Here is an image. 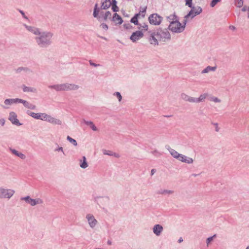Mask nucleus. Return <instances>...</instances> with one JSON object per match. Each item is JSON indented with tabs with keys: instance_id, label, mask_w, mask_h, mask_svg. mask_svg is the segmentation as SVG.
I'll list each match as a JSON object with an SVG mask.
<instances>
[{
	"instance_id": "nucleus-1",
	"label": "nucleus",
	"mask_w": 249,
	"mask_h": 249,
	"mask_svg": "<svg viewBox=\"0 0 249 249\" xmlns=\"http://www.w3.org/2000/svg\"><path fill=\"white\" fill-rule=\"evenodd\" d=\"M170 36L168 31L159 29L150 34L148 40L151 44L157 45L159 41L165 42L169 39Z\"/></svg>"
},
{
	"instance_id": "nucleus-2",
	"label": "nucleus",
	"mask_w": 249,
	"mask_h": 249,
	"mask_svg": "<svg viewBox=\"0 0 249 249\" xmlns=\"http://www.w3.org/2000/svg\"><path fill=\"white\" fill-rule=\"evenodd\" d=\"M168 18L173 21L170 22L169 29L175 33L182 32L185 28V23L181 24L177 20V17L174 14L168 17Z\"/></svg>"
},
{
	"instance_id": "nucleus-3",
	"label": "nucleus",
	"mask_w": 249,
	"mask_h": 249,
	"mask_svg": "<svg viewBox=\"0 0 249 249\" xmlns=\"http://www.w3.org/2000/svg\"><path fill=\"white\" fill-rule=\"evenodd\" d=\"M52 35L50 34H42L41 36L37 38V42L42 47L48 44L50 41Z\"/></svg>"
},
{
	"instance_id": "nucleus-4",
	"label": "nucleus",
	"mask_w": 249,
	"mask_h": 249,
	"mask_svg": "<svg viewBox=\"0 0 249 249\" xmlns=\"http://www.w3.org/2000/svg\"><path fill=\"white\" fill-rule=\"evenodd\" d=\"M162 18L157 14H153L150 15L148 20L150 24L154 25H159L160 24Z\"/></svg>"
},
{
	"instance_id": "nucleus-5",
	"label": "nucleus",
	"mask_w": 249,
	"mask_h": 249,
	"mask_svg": "<svg viewBox=\"0 0 249 249\" xmlns=\"http://www.w3.org/2000/svg\"><path fill=\"white\" fill-rule=\"evenodd\" d=\"M15 193V191L11 189H6L0 187V198H10Z\"/></svg>"
},
{
	"instance_id": "nucleus-6",
	"label": "nucleus",
	"mask_w": 249,
	"mask_h": 249,
	"mask_svg": "<svg viewBox=\"0 0 249 249\" xmlns=\"http://www.w3.org/2000/svg\"><path fill=\"white\" fill-rule=\"evenodd\" d=\"M22 199L25 200L27 203L32 206H35L37 204H41L43 202L42 200L40 198L34 199L31 198L29 196L25 197L22 198Z\"/></svg>"
},
{
	"instance_id": "nucleus-7",
	"label": "nucleus",
	"mask_w": 249,
	"mask_h": 249,
	"mask_svg": "<svg viewBox=\"0 0 249 249\" xmlns=\"http://www.w3.org/2000/svg\"><path fill=\"white\" fill-rule=\"evenodd\" d=\"M44 121H47L54 124H61V122L59 120L55 119L46 113L45 115Z\"/></svg>"
},
{
	"instance_id": "nucleus-8",
	"label": "nucleus",
	"mask_w": 249,
	"mask_h": 249,
	"mask_svg": "<svg viewBox=\"0 0 249 249\" xmlns=\"http://www.w3.org/2000/svg\"><path fill=\"white\" fill-rule=\"evenodd\" d=\"M143 36V34L142 31H137L133 33L130 36V39L133 42H136L142 38Z\"/></svg>"
},
{
	"instance_id": "nucleus-9",
	"label": "nucleus",
	"mask_w": 249,
	"mask_h": 249,
	"mask_svg": "<svg viewBox=\"0 0 249 249\" xmlns=\"http://www.w3.org/2000/svg\"><path fill=\"white\" fill-rule=\"evenodd\" d=\"M179 161L187 163H192L194 161L193 159L186 157L185 155L180 154L178 159Z\"/></svg>"
},
{
	"instance_id": "nucleus-10",
	"label": "nucleus",
	"mask_w": 249,
	"mask_h": 249,
	"mask_svg": "<svg viewBox=\"0 0 249 249\" xmlns=\"http://www.w3.org/2000/svg\"><path fill=\"white\" fill-rule=\"evenodd\" d=\"M202 11V9L200 7H198L197 8H193L192 9V10L189 12L187 16L188 17H191L192 18H193L194 17L196 16V15H197L199 14Z\"/></svg>"
},
{
	"instance_id": "nucleus-11",
	"label": "nucleus",
	"mask_w": 249,
	"mask_h": 249,
	"mask_svg": "<svg viewBox=\"0 0 249 249\" xmlns=\"http://www.w3.org/2000/svg\"><path fill=\"white\" fill-rule=\"evenodd\" d=\"M9 119L14 124L17 125L20 124L17 118V115L13 112L10 113Z\"/></svg>"
},
{
	"instance_id": "nucleus-12",
	"label": "nucleus",
	"mask_w": 249,
	"mask_h": 249,
	"mask_svg": "<svg viewBox=\"0 0 249 249\" xmlns=\"http://www.w3.org/2000/svg\"><path fill=\"white\" fill-rule=\"evenodd\" d=\"M87 218L91 227L93 228L96 225L97 220L94 218L93 216L88 214L87 216Z\"/></svg>"
},
{
	"instance_id": "nucleus-13",
	"label": "nucleus",
	"mask_w": 249,
	"mask_h": 249,
	"mask_svg": "<svg viewBox=\"0 0 249 249\" xmlns=\"http://www.w3.org/2000/svg\"><path fill=\"white\" fill-rule=\"evenodd\" d=\"M45 113H36L34 112H31L30 113V115L36 119H40L41 120L44 121V117H45Z\"/></svg>"
},
{
	"instance_id": "nucleus-14",
	"label": "nucleus",
	"mask_w": 249,
	"mask_h": 249,
	"mask_svg": "<svg viewBox=\"0 0 249 249\" xmlns=\"http://www.w3.org/2000/svg\"><path fill=\"white\" fill-rule=\"evenodd\" d=\"M163 230L162 227L159 224L156 225L153 228V232L156 235H160Z\"/></svg>"
},
{
	"instance_id": "nucleus-15",
	"label": "nucleus",
	"mask_w": 249,
	"mask_h": 249,
	"mask_svg": "<svg viewBox=\"0 0 249 249\" xmlns=\"http://www.w3.org/2000/svg\"><path fill=\"white\" fill-rule=\"evenodd\" d=\"M112 20L114 22H115L116 24H121L123 20L122 18L118 15L117 13H115L113 15Z\"/></svg>"
},
{
	"instance_id": "nucleus-16",
	"label": "nucleus",
	"mask_w": 249,
	"mask_h": 249,
	"mask_svg": "<svg viewBox=\"0 0 249 249\" xmlns=\"http://www.w3.org/2000/svg\"><path fill=\"white\" fill-rule=\"evenodd\" d=\"M111 5L110 0H102L101 7L103 9H107Z\"/></svg>"
},
{
	"instance_id": "nucleus-17",
	"label": "nucleus",
	"mask_w": 249,
	"mask_h": 249,
	"mask_svg": "<svg viewBox=\"0 0 249 249\" xmlns=\"http://www.w3.org/2000/svg\"><path fill=\"white\" fill-rule=\"evenodd\" d=\"M66 90H76L79 88L78 86L71 84H65Z\"/></svg>"
},
{
	"instance_id": "nucleus-18",
	"label": "nucleus",
	"mask_w": 249,
	"mask_h": 249,
	"mask_svg": "<svg viewBox=\"0 0 249 249\" xmlns=\"http://www.w3.org/2000/svg\"><path fill=\"white\" fill-rule=\"evenodd\" d=\"M207 97V94L204 93L203 94L201 95L198 98H194L195 103H199L200 102L203 101Z\"/></svg>"
},
{
	"instance_id": "nucleus-19",
	"label": "nucleus",
	"mask_w": 249,
	"mask_h": 249,
	"mask_svg": "<svg viewBox=\"0 0 249 249\" xmlns=\"http://www.w3.org/2000/svg\"><path fill=\"white\" fill-rule=\"evenodd\" d=\"M53 88L57 91L66 90L65 84L59 85H55L53 86Z\"/></svg>"
},
{
	"instance_id": "nucleus-20",
	"label": "nucleus",
	"mask_w": 249,
	"mask_h": 249,
	"mask_svg": "<svg viewBox=\"0 0 249 249\" xmlns=\"http://www.w3.org/2000/svg\"><path fill=\"white\" fill-rule=\"evenodd\" d=\"M181 98L182 99L185 100V101H189L190 102H193V103H195V101H194V98H193V97H190L185 94H182L181 95Z\"/></svg>"
},
{
	"instance_id": "nucleus-21",
	"label": "nucleus",
	"mask_w": 249,
	"mask_h": 249,
	"mask_svg": "<svg viewBox=\"0 0 249 249\" xmlns=\"http://www.w3.org/2000/svg\"><path fill=\"white\" fill-rule=\"evenodd\" d=\"M11 152L13 154L16 155L18 157H19L22 159H24L25 158V156L24 154H23L21 153L18 152V151L15 149H12Z\"/></svg>"
},
{
	"instance_id": "nucleus-22",
	"label": "nucleus",
	"mask_w": 249,
	"mask_h": 249,
	"mask_svg": "<svg viewBox=\"0 0 249 249\" xmlns=\"http://www.w3.org/2000/svg\"><path fill=\"white\" fill-rule=\"evenodd\" d=\"M27 29L28 31H29L30 32H32V33H33L35 35L40 34V32H39V30L36 28L31 27V26H28V27H27Z\"/></svg>"
},
{
	"instance_id": "nucleus-23",
	"label": "nucleus",
	"mask_w": 249,
	"mask_h": 249,
	"mask_svg": "<svg viewBox=\"0 0 249 249\" xmlns=\"http://www.w3.org/2000/svg\"><path fill=\"white\" fill-rule=\"evenodd\" d=\"M170 153L171 154V155L174 158L177 159V160L178 159L179 157L180 156L181 154L178 153L177 151H176L174 149H171L170 150Z\"/></svg>"
},
{
	"instance_id": "nucleus-24",
	"label": "nucleus",
	"mask_w": 249,
	"mask_h": 249,
	"mask_svg": "<svg viewBox=\"0 0 249 249\" xmlns=\"http://www.w3.org/2000/svg\"><path fill=\"white\" fill-rule=\"evenodd\" d=\"M140 16V14H137L135 15L134 17H133L131 19V22L132 23H133L135 25H138V18Z\"/></svg>"
},
{
	"instance_id": "nucleus-25",
	"label": "nucleus",
	"mask_w": 249,
	"mask_h": 249,
	"mask_svg": "<svg viewBox=\"0 0 249 249\" xmlns=\"http://www.w3.org/2000/svg\"><path fill=\"white\" fill-rule=\"evenodd\" d=\"M11 101V103L12 104L14 103H23L24 105L25 104V103H27V102L24 100H22L20 99H10Z\"/></svg>"
},
{
	"instance_id": "nucleus-26",
	"label": "nucleus",
	"mask_w": 249,
	"mask_h": 249,
	"mask_svg": "<svg viewBox=\"0 0 249 249\" xmlns=\"http://www.w3.org/2000/svg\"><path fill=\"white\" fill-rule=\"evenodd\" d=\"M216 69L215 67L208 66L202 71V73H207L210 71H214Z\"/></svg>"
},
{
	"instance_id": "nucleus-27",
	"label": "nucleus",
	"mask_w": 249,
	"mask_h": 249,
	"mask_svg": "<svg viewBox=\"0 0 249 249\" xmlns=\"http://www.w3.org/2000/svg\"><path fill=\"white\" fill-rule=\"evenodd\" d=\"M83 161L82 162V160H80V162H81L80 163V167L82 168H86L88 167V163L86 161V158L85 156L83 157Z\"/></svg>"
},
{
	"instance_id": "nucleus-28",
	"label": "nucleus",
	"mask_w": 249,
	"mask_h": 249,
	"mask_svg": "<svg viewBox=\"0 0 249 249\" xmlns=\"http://www.w3.org/2000/svg\"><path fill=\"white\" fill-rule=\"evenodd\" d=\"M146 9L147 8L146 6L141 7V10L139 14H140V16L142 17H144L145 16Z\"/></svg>"
},
{
	"instance_id": "nucleus-29",
	"label": "nucleus",
	"mask_w": 249,
	"mask_h": 249,
	"mask_svg": "<svg viewBox=\"0 0 249 249\" xmlns=\"http://www.w3.org/2000/svg\"><path fill=\"white\" fill-rule=\"evenodd\" d=\"M87 124L89 125L93 131H97V129L93 123L91 122H88Z\"/></svg>"
},
{
	"instance_id": "nucleus-30",
	"label": "nucleus",
	"mask_w": 249,
	"mask_h": 249,
	"mask_svg": "<svg viewBox=\"0 0 249 249\" xmlns=\"http://www.w3.org/2000/svg\"><path fill=\"white\" fill-rule=\"evenodd\" d=\"M235 4L238 7H241L243 5V0H235Z\"/></svg>"
},
{
	"instance_id": "nucleus-31",
	"label": "nucleus",
	"mask_w": 249,
	"mask_h": 249,
	"mask_svg": "<svg viewBox=\"0 0 249 249\" xmlns=\"http://www.w3.org/2000/svg\"><path fill=\"white\" fill-rule=\"evenodd\" d=\"M67 140L70 142H71V143H72L75 146H76L77 143V142L76 141L72 139V138L70 137V136H68L67 137Z\"/></svg>"
},
{
	"instance_id": "nucleus-32",
	"label": "nucleus",
	"mask_w": 249,
	"mask_h": 249,
	"mask_svg": "<svg viewBox=\"0 0 249 249\" xmlns=\"http://www.w3.org/2000/svg\"><path fill=\"white\" fill-rule=\"evenodd\" d=\"M210 100L214 103H220L221 102V100L216 97H211Z\"/></svg>"
},
{
	"instance_id": "nucleus-33",
	"label": "nucleus",
	"mask_w": 249,
	"mask_h": 249,
	"mask_svg": "<svg viewBox=\"0 0 249 249\" xmlns=\"http://www.w3.org/2000/svg\"><path fill=\"white\" fill-rule=\"evenodd\" d=\"M140 29H141L142 30L147 31L148 26L147 24L144 23L143 25H141Z\"/></svg>"
},
{
	"instance_id": "nucleus-34",
	"label": "nucleus",
	"mask_w": 249,
	"mask_h": 249,
	"mask_svg": "<svg viewBox=\"0 0 249 249\" xmlns=\"http://www.w3.org/2000/svg\"><path fill=\"white\" fill-rule=\"evenodd\" d=\"M114 95L116 96L119 100V101H121L122 100V96L120 92H116L114 93Z\"/></svg>"
},
{
	"instance_id": "nucleus-35",
	"label": "nucleus",
	"mask_w": 249,
	"mask_h": 249,
	"mask_svg": "<svg viewBox=\"0 0 249 249\" xmlns=\"http://www.w3.org/2000/svg\"><path fill=\"white\" fill-rule=\"evenodd\" d=\"M111 16V13L109 11H107L105 14L104 19L106 20L107 18H110Z\"/></svg>"
},
{
	"instance_id": "nucleus-36",
	"label": "nucleus",
	"mask_w": 249,
	"mask_h": 249,
	"mask_svg": "<svg viewBox=\"0 0 249 249\" xmlns=\"http://www.w3.org/2000/svg\"><path fill=\"white\" fill-rule=\"evenodd\" d=\"M221 0H213L211 3V6L214 7L217 2H219Z\"/></svg>"
},
{
	"instance_id": "nucleus-37",
	"label": "nucleus",
	"mask_w": 249,
	"mask_h": 249,
	"mask_svg": "<svg viewBox=\"0 0 249 249\" xmlns=\"http://www.w3.org/2000/svg\"><path fill=\"white\" fill-rule=\"evenodd\" d=\"M216 236V235L214 234L213 236H212V237H209L207 239V246L209 245V244L213 240V238L214 237H215Z\"/></svg>"
},
{
	"instance_id": "nucleus-38",
	"label": "nucleus",
	"mask_w": 249,
	"mask_h": 249,
	"mask_svg": "<svg viewBox=\"0 0 249 249\" xmlns=\"http://www.w3.org/2000/svg\"><path fill=\"white\" fill-rule=\"evenodd\" d=\"M112 6V9L114 12H118L119 10V7L117 6V4L113 5Z\"/></svg>"
},
{
	"instance_id": "nucleus-39",
	"label": "nucleus",
	"mask_w": 249,
	"mask_h": 249,
	"mask_svg": "<svg viewBox=\"0 0 249 249\" xmlns=\"http://www.w3.org/2000/svg\"><path fill=\"white\" fill-rule=\"evenodd\" d=\"M11 101L10 99H6L4 101V104L5 105H10L12 104Z\"/></svg>"
},
{
	"instance_id": "nucleus-40",
	"label": "nucleus",
	"mask_w": 249,
	"mask_h": 249,
	"mask_svg": "<svg viewBox=\"0 0 249 249\" xmlns=\"http://www.w3.org/2000/svg\"><path fill=\"white\" fill-rule=\"evenodd\" d=\"M192 0H186V5H188L190 7H191Z\"/></svg>"
},
{
	"instance_id": "nucleus-41",
	"label": "nucleus",
	"mask_w": 249,
	"mask_h": 249,
	"mask_svg": "<svg viewBox=\"0 0 249 249\" xmlns=\"http://www.w3.org/2000/svg\"><path fill=\"white\" fill-rule=\"evenodd\" d=\"M101 26L102 28L105 30H107L108 29V26L106 24L103 23Z\"/></svg>"
},
{
	"instance_id": "nucleus-42",
	"label": "nucleus",
	"mask_w": 249,
	"mask_h": 249,
	"mask_svg": "<svg viewBox=\"0 0 249 249\" xmlns=\"http://www.w3.org/2000/svg\"><path fill=\"white\" fill-rule=\"evenodd\" d=\"M98 15V11L95 8L94 10L93 16L94 17H97Z\"/></svg>"
},
{
	"instance_id": "nucleus-43",
	"label": "nucleus",
	"mask_w": 249,
	"mask_h": 249,
	"mask_svg": "<svg viewBox=\"0 0 249 249\" xmlns=\"http://www.w3.org/2000/svg\"><path fill=\"white\" fill-rule=\"evenodd\" d=\"M23 91L25 92H27V91H32V90H30L29 88L27 87H24V88H23Z\"/></svg>"
},
{
	"instance_id": "nucleus-44",
	"label": "nucleus",
	"mask_w": 249,
	"mask_h": 249,
	"mask_svg": "<svg viewBox=\"0 0 249 249\" xmlns=\"http://www.w3.org/2000/svg\"><path fill=\"white\" fill-rule=\"evenodd\" d=\"M173 193L171 191H164L162 192H161V194H172Z\"/></svg>"
},
{
	"instance_id": "nucleus-45",
	"label": "nucleus",
	"mask_w": 249,
	"mask_h": 249,
	"mask_svg": "<svg viewBox=\"0 0 249 249\" xmlns=\"http://www.w3.org/2000/svg\"><path fill=\"white\" fill-rule=\"evenodd\" d=\"M111 5L112 6L113 5L117 4V1L116 0H112V1H110Z\"/></svg>"
},
{
	"instance_id": "nucleus-46",
	"label": "nucleus",
	"mask_w": 249,
	"mask_h": 249,
	"mask_svg": "<svg viewBox=\"0 0 249 249\" xmlns=\"http://www.w3.org/2000/svg\"><path fill=\"white\" fill-rule=\"evenodd\" d=\"M4 123H5V121L3 119L0 120V124H1L2 125H4Z\"/></svg>"
},
{
	"instance_id": "nucleus-47",
	"label": "nucleus",
	"mask_w": 249,
	"mask_h": 249,
	"mask_svg": "<svg viewBox=\"0 0 249 249\" xmlns=\"http://www.w3.org/2000/svg\"><path fill=\"white\" fill-rule=\"evenodd\" d=\"M89 63H90V64L91 66H95V67H96V66H99V64H98V65H97V64H95V63H94L91 62V61H90V62H89Z\"/></svg>"
},
{
	"instance_id": "nucleus-48",
	"label": "nucleus",
	"mask_w": 249,
	"mask_h": 249,
	"mask_svg": "<svg viewBox=\"0 0 249 249\" xmlns=\"http://www.w3.org/2000/svg\"><path fill=\"white\" fill-rule=\"evenodd\" d=\"M104 154L105 155H112V154L111 153V152L110 151H109L108 152H107V151H105L104 152Z\"/></svg>"
},
{
	"instance_id": "nucleus-49",
	"label": "nucleus",
	"mask_w": 249,
	"mask_h": 249,
	"mask_svg": "<svg viewBox=\"0 0 249 249\" xmlns=\"http://www.w3.org/2000/svg\"><path fill=\"white\" fill-rule=\"evenodd\" d=\"M155 172H156V170L155 169H152V170L151 171V175H154V174L155 173Z\"/></svg>"
},
{
	"instance_id": "nucleus-50",
	"label": "nucleus",
	"mask_w": 249,
	"mask_h": 249,
	"mask_svg": "<svg viewBox=\"0 0 249 249\" xmlns=\"http://www.w3.org/2000/svg\"><path fill=\"white\" fill-rule=\"evenodd\" d=\"M182 241H183L182 238H180L179 239V240H178V242H179V243H180V242H181Z\"/></svg>"
},
{
	"instance_id": "nucleus-51",
	"label": "nucleus",
	"mask_w": 249,
	"mask_h": 249,
	"mask_svg": "<svg viewBox=\"0 0 249 249\" xmlns=\"http://www.w3.org/2000/svg\"><path fill=\"white\" fill-rule=\"evenodd\" d=\"M246 10V9L245 7H244L243 9H242V11H245Z\"/></svg>"
},
{
	"instance_id": "nucleus-52",
	"label": "nucleus",
	"mask_w": 249,
	"mask_h": 249,
	"mask_svg": "<svg viewBox=\"0 0 249 249\" xmlns=\"http://www.w3.org/2000/svg\"><path fill=\"white\" fill-rule=\"evenodd\" d=\"M20 13H21V14H22L24 17H25V16H24V13H23L22 11H20Z\"/></svg>"
},
{
	"instance_id": "nucleus-53",
	"label": "nucleus",
	"mask_w": 249,
	"mask_h": 249,
	"mask_svg": "<svg viewBox=\"0 0 249 249\" xmlns=\"http://www.w3.org/2000/svg\"><path fill=\"white\" fill-rule=\"evenodd\" d=\"M28 104V103L27 102V103H25V105H24L25 106H27V105Z\"/></svg>"
},
{
	"instance_id": "nucleus-54",
	"label": "nucleus",
	"mask_w": 249,
	"mask_h": 249,
	"mask_svg": "<svg viewBox=\"0 0 249 249\" xmlns=\"http://www.w3.org/2000/svg\"><path fill=\"white\" fill-rule=\"evenodd\" d=\"M107 243H108V244L109 245H110V244H111V242H109V241H108V242H107Z\"/></svg>"
},
{
	"instance_id": "nucleus-55",
	"label": "nucleus",
	"mask_w": 249,
	"mask_h": 249,
	"mask_svg": "<svg viewBox=\"0 0 249 249\" xmlns=\"http://www.w3.org/2000/svg\"><path fill=\"white\" fill-rule=\"evenodd\" d=\"M59 149L60 150H62V147H60Z\"/></svg>"
},
{
	"instance_id": "nucleus-56",
	"label": "nucleus",
	"mask_w": 249,
	"mask_h": 249,
	"mask_svg": "<svg viewBox=\"0 0 249 249\" xmlns=\"http://www.w3.org/2000/svg\"><path fill=\"white\" fill-rule=\"evenodd\" d=\"M246 249H249V246L248 247H247V248H246Z\"/></svg>"
}]
</instances>
